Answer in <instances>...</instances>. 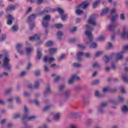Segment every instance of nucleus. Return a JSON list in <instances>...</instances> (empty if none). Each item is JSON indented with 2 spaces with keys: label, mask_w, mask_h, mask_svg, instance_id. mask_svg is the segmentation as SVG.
Instances as JSON below:
<instances>
[{
  "label": "nucleus",
  "mask_w": 128,
  "mask_h": 128,
  "mask_svg": "<svg viewBox=\"0 0 128 128\" xmlns=\"http://www.w3.org/2000/svg\"><path fill=\"white\" fill-rule=\"evenodd\" d=\"M15 100H16V102L17 104H20L22 100H20V97L17 96V97L15 98Z\"/></svg>",
  "instance_id": "49530a36"
},
{
  "label": "nucleus",
  "mask_w": 128,
  "mask_h": 128,
  "mask_svg": "<svg viewBox=\"0 0 128 128\" xmlns=\"http://www.w3.org/2000/svg\"><path fill=\"white\" fill-rule=\"evenodd\" d=\"M90 48H98V44L96 42L92 43L90 45Z\"/></svg>",
  "instance_id": "c9c22d12"
},
{
  "label": "nucleus",
  "mask_w": 128,
  "mask_h": 128,
  "mask_svg": "<svg viewBox=\"0 0 128 128\" xmlns=\"http://www.w3.org/2000/svg\"><path fill=\"white\" fill-rule=\"evenodd\" d=\"M36 14H32L28 17V22H32L34 20H36Z\"/></svg>",
  "instance_id": "f3484780"
},
{
  "label": "nucleus",
  "mask_w": 128,
  "mask_h": 128,
  "mask_svg": "<svg viewBox=\"0 0 128 128\" xmlns=\"http://www.w3.org/2000/svg\"><path fill=\"white\" fill-rule=\"evenodd\" d=\"M122 78L125 82H128V78L126 76L123 75Z\"/></svg>",
  "instance_id": "8fccbe9b"
},
{
  "label": "nucleus",
  "mask_w": 128,
  "mask_h": 128,
  "mask_svg": "<svg viewBox=\"0 0 128 128\" xmlns=\"http://www.w3.org/2000/svg\"><path fill=\"white\" fill-rule=\"evenodd\" d=\"M21 116V115L20 114H18V113H17V114H14L13 115V118H20Z\"/></svg>",
  "instance_id": "37998d69"
},
{
  "label": "nucleus",
  "mask_w": 128,
  "mask_h": 128,
  "mask_svg": "<svg viewBox=\"0 0 128 128\" xmlns=\"http://www.w3.org/2000/svg\"><path fill=\"white\" fill-rule=\"evenodd\" d=\"M26 44L27 46L26 50V54L27 56H29V54H32L34 51V48L30 46V44L28 42H26Z\"/></svg>",
  "instance_id": "6e6552de"
},
{
  "label": "nucleus",
  "mask_w": 128,
  "mask_h": 128,
  "mask_svg": "<svg viewBox=\"0 0 128 128\" xmlns=\"http://www.w3.org/2000/svg\"><path fill=\"white\" fill-rule=\"evenodd\" d=\"M85 56L86 58H90V53H84L82 52H77V60H82V58Z\"/></svg>",
  "instance_id": "0eeeda50"
},
{
  "label": "nucleus",
  "mask_w": 128,
  "mask_h": 128,
  "mask_svg": "<svg viewBox=\"0 0 128 128\" xmlns=\"http://www.w3.org/2000/svg\"><path fill=\"white\" fill-rule=\"evenodd\" d=\"M6 34H2L0 36V42H4V40H6Z\"/></svg>",
  "instance_id": "58836bf2"
},
{
  "label": "nucleus",
  "mask_w": 128,
  "mask_h": 128,
  "mask_svg": "<svg viewBox=\"0 0 128 128\" xmlns=\"http://www.w3.org/2000/svg\"><path fill=\"white\" fill-rule=\"evenodd\" d=\"M76 24L82 22V20L80 18H76Z\"/></svg>",
  "instance_id": "69168bd1"
},
{
  "label": "nucleus",
  "mask_w": 128,
  "mask_h": 128,
  "mask_svg": "<svg viewBox=\"0 0 128 128\" xmlns=\"http://www.w3.org/2000/svg\"><path fill=\"white\" fill-rule=\"evenodd\" d=\"M70 92L68 90L65 91L63 94V96L66 100H68L70 98Z\"/></svg>",
  "instance_id": "aec40b11"
},
{
  "label": "nucleus",
  "mask_w": 128,
  "mask_h": 128,
  "mask_svg": "<svg viewBox=\"0 0 128 128\" xmlns=\"http://www.w3.org/2000/svg\"><path fill=\"white\" fill-rule=\"evenodd\" d=\"M96 14H92L89 20H88V24L86 25V31L85 34L88 38L87 44H90L92 42L94 36L92 34V32L94 30V26H96Z\"/></svg>",
  "instance_id": "f257e3e1"
},
{
  "label": "nucleus",
  "mask_w": 128,
  "mask_h": 128,
  "mask_svg": "<svg viewBox=\"0 0 128 128\" xmlns=\"http://www.w3.org/2000/svg\"><path fill=\"white\" fill-rule=\"evenodd\" d=\"M108 106V103L104 102L101 104V105L98 107V112L100 114H102V112H104V108Z\"/></svg>",
  "instance_id": "9b49d317"
},
{
  "label": "nucleus",
  "mask_w": 128,
  "mask_h": 128,
  "mask_svg": "<svg viewBox=\"0 0 128 128\" xmlns=\"http://www.w3.org/2000/svg\"><path fill=\"white\" fill-rule=\"evenodd\" d=\"M41 82H42V80L38 79L36 80L34 82V88H40V84Z\"/></svg>",
  "instance_id": "4468645a"
},
{
  "label": "nucleus",
  "mask_w": 128,
  "mask_h": 128,
  "mask_svg": "<svg viewBox=\"0 0 128 128\" xmlns=\"http://www.w3.org/2000/svg\"><path fill=\"white\" fill-rule=\"evenodd\" d=\"M16 10V6H10L7 8V10Z\"/></svg>",
  "instance_id": "2f4dec72"
},
{
  "label": "nucleus",
  "mask_w": 128,
  "mask_h": 128,
  "mask_svg": "<svg viewBox=\"0 0 128 128\" xmlns=\"http://www.w3.org/2000/svg\"><path fill=\"white\" fill-rule=\"evenodd\" d=\"M88 6H90V3L88 2H83L82 4L78 6L77 9L76 11V14H77L78 16H80V14H82L84 12V11H82V10H84L85 8H86Z\"/></svg>",
  "instance_id": "7ed1b4c3"
},
{
  "label": "nucleus",
  "mask_w": 128,
  "mask_h": 128,
  "mask_svg": "<svg viewBox=\"0 0 128 128\" xmlns=\"http://www.w3.org/2000/svg\"><path fill=\"white\" fill-rule=\"evenodd\" d=\"M40 40V36L36 34L30 38V42H34V40Z\"/></svg>",
  "instance_id": "4be33fe9"
},
{
  "label": "nucleus",
  "mask_w": 128,
  "mask_h": 128,
  "mask_svg": "<svg viewBox=\"0 0 128 128\" xmlns=\"http://www.w3.org/2000/svg\"><path fill=\"white\" fill-rule=\"evenodd\" d=\"M106 40V37L102 35L100 36L96 40L102 41Z\"/></svg>",
  "instance_id": "cd10ccee"
},
{
  "label": "nucleus",
  "mask_w": 128,
  "mask_h": 128,
  "mask_svg": "<svg viewBox=\"0 0 128 128\" xmlns=\"http://www.w3.org/2000/svg\"><path fill=\"white\" fill-rule=\"evenodd\" d=\"M95 96H96V98L100 97V92L98 91L95 92Z\"/></svg>",
  "instance_id": "052dcab7"
},
{
  "label": "nucleus",
  "mask_w": 128,
  "mask_h": 128,
  "mask_svg": "<svg viewBox=\"0 0 128 128\" xmlns=\"http://www.w3.org/2000/svg\"><path fill=\"white\" fill-rule=\"evenodd\" d=\"M73 66L75 68H80V66H82V65L78 63H74Z\"/></svg>",
  "instance_id": "6e6d98bb"
},
{
  "label": "nucleus",
  "mask_w": 128,
  "mask_h": 128,
  "mask_svg": "<svg viewBox=\"0 0 128 128\" xmlns=\"http://www.w3.org/2000/svg\"><path fill=\"white\" fill-rule=\"evenodd\" d=\"M53 44H54V42H52V41H48L46 43V46H52Z\"/></svg>",
  "instance_id": "a18cd8bd"
},
{
  "label": "nucleus",
  "mask_w": 128,
  "mask_h": 128,
  "mask_svg": "<svg viewBox=\"0 0 128 128\" xmlns=\"http://www.w3.org/2000/svg\"><path fill=\"white\" fill-rule=\"evenodd\" d=\"M128 45H126L123 48V50L121 51V54H124L126 52H128Z\"/></svg>",
  "instance_id": "c756f323"
},
{
  "label": "nucleus",
  "mask_w": 128,
  "mask_h": 128,
  "mask_svg": "<svg viewBox=\"0 0 128 128\" xmlns=\"http://www.w3.org/2000/svg\"><path fill=\"white\" fill-rule=\"evenodd\" d=\"M92 66L93 68H98V66H100V65L98 64V62H95L93 64Z\"/></svg>",
  "instance_id": "13d9d810"
},
{
  "label": "nucleus",
  "mask_w": 128,
  "mask_h": 128,
  "mask_svg": "<svg viewBox=\"0 0 128 128\" xmlns=\"http://www.w3.org/2000/svg\"><path fill=\"white\" fill-rule=\"evenodd\" d=\"M40 58H42V52L40 51L38 49L37 50V60H40Z\"/></svg>",
  "instance_id": "7c9ffc66"
},
{
  "label": "nucleus",
  "mask_w": 128,
  "mask_h": 128,
  "mask_svg": "<svg viewBox=\"0 0 128 128\" xmlns=\"http://www.w3.org/2000/svg\"><path fill=\"white\" fill-rule=\"evenodd\" d=\"M103 92H110V88H104L102 90Z\"/></svg>",
  "instance_id": "c03bdc74"
},
{
  "label": "nucleus",
  "mask_w": 128,
  "mask_h": 128,
  "mask_svg": "<svg viewBox=\"0 0 128 128\" xmlns=\"http://www.w3.org/2000/svg\"><path fill=\"white\" fill-rule=\"evenodd\" d=\"M24 114L22 116V120L23 122L24 120L26 122L28 121V120H34L36 118V116H29L28 115V107L26 106H24Z\"/></svg>",
  "instance_id": "f03ea898"
},
{
  "label": "nucleus",
  "mask_w": 128,
  "mask_h": 128,
  "mask_svg": "<svg viewBox=\"0 0 128 128\" xmlns=\"http://www.w3.org/2000/svg\"><path fill=\"white\" fill-rule=\"evenodd\" d=\"M60 116V113H57L54 116V120H58Z\"/></svg>",
  "instance_id": "c85d7f7f"
},
{
  "label": "nucleus",
  "mask_w": 128,
  "mask_h": 128,
  "mask_svg": "<svg viewBox=\"0 0 128 128\" xmlns=\"http://www.w3.org/2000/svg\"><path fill=\"white\" fill-rule=\"evenodd\" d=\"M118 26V23L110 24L108 26V30H110V32H112L116 29V28Z\"/></svg>",
  "instance_id": "dca6fc26"
},
{
  "label": "nucleus",
  "mask_w": 128,
  "mask_h": 128,
  "mask_svg": "<svg viewBox=\"0 0 128 128\" xmlns=\"http://www.w3.org/2000/svg\"><path fill=\"white\" fill-rule=\"evenodd\" d=\"M26 75V72L25 71L22 72L20 76V78H24Z\"/></svg>",
  "instance_id": "603ef678"
},
{
  "label": "nucleus",
  "mask_w": 128,
  "mask_h": 128,
  "mask_svg": "<svg viewBox=\"0 0 128 128\" xmlns=\"http://www.w3.org/2000/svg\"><path fill=\"white\" fill-rule=\"evenodd\" d=\"M56 50H58V49L56 48H52L49 50V52L50 54H54L55 52H56Z\"/></svg>",
  "instance_id": "f704fd0d"
},
{
  "label": "nucleus",
  "mask_w": 128,
  "mask_h": 128,
  "mask_svg": "<svg viewBox=\"0 0 128 128\" xmlns=\"http://www.w3.org/2000/svg\"><path fill=\"white\" fill-rule=\"evenodd\" d=\"M122 112H128V108L126 106H124L122 108Z\"/></svg>",
  "instance_id": "bb28decb"
},
{
  "label": "nucleus",
  "mask_w": 128,
  "mask_h": 128,
  "mask_svg": "<svg viewBox=\"0 0 128 128\" xmlns=\"http://www.w3.org/2000/svg\"><path fill=\"white\" fill-rule=\"evenodd\" d=\"M50 12V7H46V8L43 12H41L39 13V14L40 16H42L44 14V12Z\"/></svg>",
  "instance_id": "412c9836"
},
{
  "label": "nucleus",
  "mask_w": 128,
  "mask_h": 128,
  "mask_svg": "<svg viewBox=\"0 0 128 128\" xmlns=\"http://www.w3.org/2000/svg\"><path fill=\"white\" fill-rule=\"evenodd\" d=\"M106 48L107 50H112V43L108 44Z\"/></svg>",
  "instance_id": "bf43d9fd"
},
{
  "label": "nucleus",
  "mask_w": 128,
  "mask_h": 128,
  "mask_svg": "<svg viewBox=\"0 0 128 128\" xmlns=\"http://www.w3.org/2000/svg\"><path fill=\"white\" fill-rule=\"evenodd\" d=\"M50 108H52V106L48 105L43 108V110L44 112H46V110H50Z\"/></svg>",
  "instance_id": "79ce46f5"
},
{
  "label": "nucleus",
  "mask_w": 128,
  "mask_h": 128,
  "mask_svg": "<svg viewBox=\"0 0 128 128\" xmlns=\"http://www.w3.org/2000/svg\"><path fill=\"white\" fill-rule=\"evenodd\" d=\"M78 30V27H74L73 28H71L70 32L74 34V32H76V30Z\"/></svg>",
  "instance_id": "5fc2aeb1"
},
{
  "label": "nucleus",
  "mask_w": 128,
  "mask_h": 128,
  "mask_svg": "<svg viewBox=\"0 0 128 128\" xmlns=\"http://www.w3.org/2000/svg\"><path fill=\"white\" fill-rule=\"evenodd\" d=\"M10 60L8 56H5L3 60V64L2 68H4L6 72H10L12 70V64H10Z\"/></svg>",
  "instance_id": "20e7f679"
},
{
  "label": "nucleus",
  "mask_w": 128,
  "mask_h": 128,
  "mask_svg": "<svg viewBox=\"0 0 128 128\" xmlns=\"http://www.w3.org/2000/svg\"><path fill=\"white\" fill-rule=\"evenodd\" d=\"M100 81L98 80H94L92 82V86H96V84H100Z\"/></svg>",
  "instance_id": "a19ab883"
},
{
  "label": "nucleus",
  "mask_w": 128,
  "mask_h": 128,
  "mask_svg": "<svg viewBox=\"0 0 128 128\" xmlns=\"http://www.w3.org/2000/svg\"><path fill=\"white\" fill-rule=\"evenodd\" d=\"M7 18L8 20L7 21V24L8 26H10L12 24V20H14V16H12L11 14H8L7 16Z\"/></svg>",
  "instance_id": "ddd939ff"
},
{
  "label": "nucleus",
  "mask_w": 128,
  "mask_h": 128,
  "mask_svg": "<svg viewBox=\"0 0 128 128\" xmlns=\"http://www.w3.org/2000/svg\"><path fill=\"white\" fill-rule=\"evenodd\" d=\"M124 100V98L120 96L118 97L117 101H116L112 100H110V102H111V104H120V102H122Z\"/></svg>",
  "instance_id": "2eb2a0df"
},
{
  "label": "nucleus",
  "mask_w": 128,
  "mask_h": 128,
  "mask_svg": "<svg viewBox=\"0 0 128 128\" xmlns=\"http://www.w3.org/2000/svg\"><path fill=\"white\" fill-rule=\"evenodd\" d=\"M4 76H8V74L6 72H4L0 74V78H4Z\"/></svg>",
  "instance_id": "09e8293b"
},
{
  "label": "nucleus",
  "mask_w": 128,
  "mask_h": 128,
  "mask_svg": "<svg viewBox=\"0 0 128 128\" xmlns=\"http://www.w3.org/2000/svg\"><path fill=\"white\" fill-rule=\"evenodd\" d=\"M66 54H62L58 58V60H62L66 58Z\"/></svg>",
  "instance_id": "3c124183"
},
{
  "label": "nucleus",
  "mask_w": 128,
  "mask_h": 128,
  "mask_svg": "<svg viewBox=\"0 0 128 128\" xmlns=\"http://www.w3.org/2000/svg\"><path fill=\"white\" fill-rule=\"evenodd\" d=\"M100 0H98L94 2L93 3V8H96V6H98V4H100Z\"/></svg>",
  "instance_id": "a878e982"
},
{
  "label": "nucleus",
  "mask_w": 128,
  "mask_h": 128,
  "mask_svg": "<svg viewBox=\"0 0 128 128\" xmlns=\"http://www.w3.org/2000/svg\"><path fill=\"white\" fill-rule=\"evenodd\" d=\"M50 20V15H46L43 18V21L42 22V25L44 28H48V22Z\"/></svg>",
  "instance_id": "423d86ee"
},
{
  "label": "nucleus",
  "mask_w": 128,
  "mask_h": 128,
  "mask_svg": "<svg viewBox=\"0 0 128 128\" xmlns=\"http://www.w3.org/2000/svg\"><path fill=\"white\" fill-rule=\"evenodd\" d=\"M54 58L53 57H48L45 56L44 58V62H54Z\"/></svg>",
  "instance_id": "a211bd4d"
},
{
  "label": "nucleus",
  "mask_w": 128,
  "mask_h": 128,
  "mask_svg": "<svg viewBox=\"0 0 128 128\" xmlns=\"http://www.w3.org/2000/svg\"><path fill=\"white\" fill-rule=\"evenodd\" d=\"M109 11H110V8H104L101 13V16L106 14H108V12Z\"/></svg>",
  "instance_id": "b1692460"
},
{
  "label": "nucleus",
  "mask_w": 128,
  "mask_h": 128,
  "mask_svg": "<svg viewBox=\"0 0 128 128\" xmlns=\"http://www.w3.org/2000/svg\"><path fill=\"white\" fill-rule=\"evenodd\" d=\"M18 26L14 25L12 27V30L13 32H16L18 30Z\"/></svg>",
  "instance_id": "de8ad7c7"
},
{
  "label": "nucleus",
  "mask_w": 128,
  "mask_h": 128,
  "mask_svg": "<svg viewBox=\"0 0 128 128\" xmlns=\"http://www.w3.org/2000/svg\"><path fill=\"white\" fill-rule=\"evenodd\" d=\"M78 48H82V49L86 48V46H84L82 44H78Z\"/></svg>",
  "instance_id": "680f3d73"
},
{
  "label": "nucleus",
  "mask_w": 128,
  "mask_h": 128,
  "mask_svg": "<svg viewBox=\"0 0 128 128\" xmlns=\"http://www.w3.org/2000/svg\"><path fill=\"white\" fill-rule=\"evenodd\" d=\"M80 80V78L78 76H76V74H73L68 80V84H72L74 80Z\"/></svg>",
  "instance_id": "1a4fd4ad"
},
{
  "label": "nucleus",
  "mask_w": 128,
  "mask_h": 128,
  "mask_svg": "<svg viewBox=\"0 0 128 128\" xmlns=\"http://www.w3.org/2000/svg\"><path fill=\"white\" fill-rule=\"evenodd\" d=\"M54 26L56 28H62V24H55L54 25Z\"/></svg>",
  "instance_id": "ea45409f"
},
{
  "label": "nucleus",
  "mask_w": 128,
  "mask_h": 128,
  "mask_svg": "<svg viewBox=\"0 0 128 128\" xmlns=\"http://www.w3.org/2000/svg\"><path fill=\"white\" fill-rule=\"evenodd\" d=\"M22 44H18L16 46V48L18 50V52H19L20 54H24V50H23L22 48Z\"/></svg>",
  "instance_id": "f8f14e48"
},
{
  "label": "nucleus",
  "mask_w": 128,
  "mask_h": 128,
  "mask_svg": "<svg viewBox=\"0 0 128 128\" xmlns=\"http://www.w3.org/2000/svg\"><path fill=\"white\" fill-rule=\"evenodd\" d=\"M104 60L105 62H108L112 59V56H104Z\"/></svg>",
  "instance_id": "5701e85b"
},
{
  "label": "nucleus",
  "mask_w": 128,
  "mask_h": 128,
  "mask_svg": "<svg viewBox=\"0 0 128 128\" xmlns=\"http://www.w3.org/2000/svg\"><path fill=\"white\" fill-rule=\"evenodd\" d=\"M120 18L121 20H122V22H124V20H126V17L124 16V14H121L120 15Z\"/></svg>",
  "instance_id": "864d4df0"
},
{
  "label": "nucleus",
  "mask_w": 128,
  "mask_h": 128,
  "mask_svg": "<svg viewBox=\"0 0 128 128\" xmlns=\"http://www.w3.org/2000/svg\"><path fill=\"white\" fill-rule=\"evenodd\" d=\"M110 68L108 66H106L105 67L106 72H110Z\"/></svg>",
  "instance_id": "338daca9"
},
{
  "label": "nucleus",
  "mask_w": 128,
  "mask_h": 128,
  "mask_svg": "<svg viewBox=\"0 0 128 128\" xmlns=\"http://www.w3.org/2000/svg\"><path fill=\"white\" fill-rule=\"evenodd\" d=\"M120 90L122 94H126V90H124V86H120Z\"/></svg>",
  "instance_id": "4d7b16f0"
},
{
  "label": "nucleus",
  "mask_w": 128,
  "mask_h": 128,
  "mask_svg": "<svg viewBox=\"0 0 128 128\" xmlns=\"http://www.w3.org/2000/svg\"><path fill=\"white\" fill-rule=\"evenodd\" d=\"M30 102H32L33 104H34L36 106H40V102L36 100H31L30 101Z\"/></svg>",
  "instance_id": "4c0bfd02"
},
{
  "label": "nucleus",
  "mask_w": 128,
  "mask_h": 128,
  "mask_svg": "<svg viewBox=\"0 0 128 128\" xmlns=\"http://www.w3.org/2000/svg\"><path fill=\"white\" fill-rule=\"evenodd\" d=\"M57 12L60 14V16H62L64 14V10L60 8H56Z\"/></svg>",
  "instance_id": "393cba45"
},
{
  "label": "nucleus",
  "mask_w": 128,
  "mask_h": 128,
  "mask_svg": "<svg viewBox=\"0 0 128 128\" xmlns=\"http://www.w3.org/2000/svg\"><path fill=\"white\" fill-rule=\"evenodd\" d=\"M64 34L61 31H59L57 32V36L59 40H60L62 36Z\"/></svg>",
  "instance_id": "72a5a7b5"
},
{
  "label": "nucleus",
  "mask_w": 128,
  "mask_h": 128,
  "mask_svg": "<svg viewBox=\"0 0 128 128\" xmlns=\"http://www.w3.org/2000/svg\"><path fill=\"white\" fill-rule=\"evenodd\" d=\"M50 84H47L46 89L45 91L44 92V96H46V94H50Z\"/></svg>",
  "instance_id": "6ab92c4d"
},
{
  "label": "nucleus",
  "mask_w": 128,
  "mask_h": 128,
  "mask_svg": "<svg viewBox=\"0 0 128 128\" xmlns=\"http://www.w3.org/2000/svg\"><path fill=\"white\" fill-rule=\"evenodd\" d=\"M103 52L102 51H98L95 53V56L96 58H98V56H102V54Z\"/></svg>",
  "instance_id": "473e14b6"
},
{
  "label": "nucleus",
  "mask_w": 128,
  "mask_h": 128,
  "mask_svg": "<svg viewBox=\"0 0 128 128\" xmlns=\"http://www.w3.org/2000/svg\"><path fill=\"white\" fill-rule=\"evenodd\" d=\"M27 88H33L32 84L30 83L28 84L27 85Z\"/></svg>",
  "instance_id": "774afa93"
},
{
  "label": "nucleus",
  "mask_w": 128,
  "mask_h": 128,
  "mask_svg": "<svg viewBox=\"0 0 128 128\" xmlns=\"http://www.w3.org/2000/svg\"><path fill=\"white\" fill-rule=\"evenodd\" d=\"M122 54L124 53H122V52H120L116 54L115 56L116 58V60L114 62H112L111 64V66L114 70H116V64L118 62V60H122L124 58Z\"/></svg>",
  "instance_id": "39448f33"
},
{
  "label": "nucleus",
  "mask_w": 128,
  "mask_h": 128,
  "mask_svg": "<svg viewBox=\"0 0 128 128\" xmlns=\"http://www.w3.org/2000/svg\"><path fill=\"white\" fill-rule=\"evenodd\" d=\"M30 30H32L34 28V24H30L29 25Z\"/></svg>",
  "instance_id": "0e129e2a"
},
{
  "label": "nucleus",
  "mask_w": 128,
  "mask_h": 128,
  "mask_svg": "<svg viewBox=\"0 0 128 128\" xmlns=\"http://www.w3.org/2000/svg\"><path fill=\"white\" fill-rule=\"evenodd\" d=\"M116 12V8H114L110 10V16H111V20L112 22H114V20H116V18H118V14H116L115 15L112 16V14H114Z\"/></svg>",
  "instance_id": "9d476101"
},
{
  "label": "nucleus",
  "mask_w": 128,
  "mask_h": 128,
  "mask_svg": "<svg viewBox=\"0 0 128 128\" xmlns=\"http://www.w3.org/2000/svg\"><path fill=\"white\" fill-rule=\"evenodd\" d=\"M64 89V86L61 85L59 86V90H60V92H62V90Z\"/></svg>",
  "instance_id": "e2e57ef3"
},
{
  "label": "nucleus",
  "mask_w": 128,
  "mask_h": 128,
  "mask_svg": "<svg viewBox=\"0 0 128 128\" xmlns=\"http://www.w3.org/2000/svg\"><path fill=\"white\" fill-rule=\"evenodd\" d=\"M62 20H66L68 18V14H62Z\"/></svg>",
  "instance_id": "e433bc0d"
}]
</instances>
